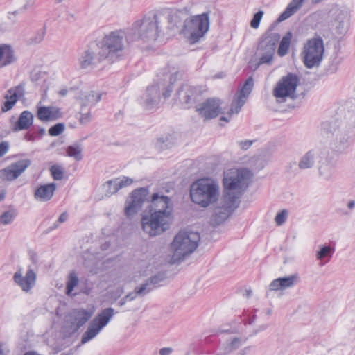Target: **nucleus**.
I'll return each instance as SVG.
<instances>
[{
  "label": "nucleus",
  "instance_id": "4be33fe9",
  "mask_svg": "<svg viewBox=\"0 0 355 355\" xmlns=\"http://www.w3.org/2000/svg\"><path fill=\"white\" fill-rule=\"evenodd\" d=\"M134 180L127 176H121L110 180L102 185V189L105 197H110L116 193L120 189L132 184Z\"/></svg>",
  "mask_w": 355,
  "mask_h": 355
},
{
  "label": "nucleus",
  "instance_id": "5701e85b",
  "mask_svg": "<svg viewBox=\"0 0 355 355\" xmlns=\"http://www.w3.org/2000/svg\"><path fill=\"white\" fill-rule=\"evenodd\" d=\"M159 277L157 276L152 277L146 280L144 284L139 286H137L134 291L129 293L123 297L119 302V306H123L127 302L135 300L137 296H144L149 293L156 284L159 282Z\"/></svg>",
  "mask_w": 355,
  "mask_h": 355
},
{
  "label": "nucleus",
  "instance_id": "39448f33",
  "mask_svg": "<svg viewBox=\"0 0 355 355\" xmlns=\"http://www.w3.org/2000/svg\"><path fill=\"white\" fill-rule=\"evenodd\" d=\"M200 240L197 232L188 230L179 231L170 245V250L173 262L184 260L198 248Z\"/></svg>",
  "mask_w": 355,
  "mask_h": 355
},
{
  "label": "nucleus",
  "instance_id": "6e6d98bb",
  "mask_svg": "<svg viewBox=\"0 0 355 355\" xmlns=\"http://www.w3.org/2000/svg\"><path fill=\"white\" fill-rule=\"evenodd\" d=\"M173 352L171 347H163L159 350L160 355H170Z\"/></svg>",
  "mask_w": 355,
  "mask_h": 355
},
{
  "label": "nucleus",
  "instance_id": "338daca9",
  "mask_svg": "<svg viewBox=\"0 0 355 355\" xmlns=\"http://www.w3.org/2000/svg\"><path fill=\"white\" fill-rule=\"evenodd\" d=\"M27 138L28 140H31V139H33V136H31V135L27 136Z\"/></svg>",
  "mask_w": 355,
  "mask_h": 355
},
{
  "label": "nucleus",
  "instance_id": "58836bf2",
  "mask_svg": "<svg viewBox=\"0 0 355 355\" xmlns=\"http://www.w3.org/2000/svg\"><path fill=\"white\" fill-rule=\"evenodd\" d=\"M101 257V256L99 254L98 252L96 253V254L85 252L83 255L84 265L91 272H93L94 271L98 264V259H99Z\"/></svg>",
  "mask_w": 355,
  "mask_h": 355
},
{
  "label": "nucleus",
  "instance_id": "a211bd4d",
  "mask_svg": "<svg viewBox=\"0 0 355 355\" xmlns=\"http://www.w3.org/2000/svg\"><path fill=\"white\" fill-rule=\"evenodd\" d=\"M223 102L217 98H210L198 103L196 106V111L198 115L207 121L217 117L222 112Z\"/></svg>",
  "mask_w": 355,
  "mask_h": 355
},
{
  "label": "nucleus",
  "instance_id": "a878e982",
  "mask_svg": "<svg viewBox=\"0 0 355 355\" xmlns=\"http://www.w3.org/2000/svg\"><path fill=\"white\" fill-rule=\"evenodd\" d=\"M299 282V276L293 274L288 277H279L272 280L268 286L267 295L270 291H279L292 288Z\"/></svg>",
  "mask_w": 355,
  "mask_h": 355
},
{
  "label": "nucleus",
  "instance_id": "b1692460",
  "mask_svg": "<svg viewBox=\"0 0 355 355\" xmlns=\"http://www.w3.org/2000/svg\"><path fill=\"white\" fill-rule=\"evenodd\" d=\"M247 338L243 336H234L223 344L220 351L223 355H245L249 347H245L239 352H235L245 345Z\"/></svg>",
  "mask_w": 355,
  "mask_h": 355
},
{
  "label": "nucleus",
  "instance_id": "e2e57ef3",
  "mask_svg": "<svg viewBox=\"0 0 355 355\" xmlns=\"http://www.w3.org/2000/svg\"><path fill=\"white\" fill-rule=\"evenodd\" d=\"M0 355H6V353L2 349V345L0 344Z\"/></svg>",
  "mask_w": 355,
  "mask_h": 355
},
{
  "label": "nucleus",
  "instance_id": "4c0bfd02",
  "mask_svg": "<svg viewBox=\"0 0 355 355\" xmlns=\"http://www.w3.org/2000/svg\"><path fill=\"white\" fill-rule=\"evenodd\" d=\"M79 282L78 277L75 272H71L67 277L66 294L69 297H74L76 293H73L76 286H78Z\"/></svg>",
  "mask_w": 355,
  "mask_h": 355
},
{
  "label": "nucleus",
  "instance_id": "5fc2aeb1",
  "mask_svg": "<svg viewBox=\"0 0 355 355\" xmlns=\"http://www.w3.org/2000/svg\"><path fill=\"white\" fill-rule=\"evenodd\" d=\"M124 293V289L123 287H118L114 292V296L115 299L119 298L123 295Z\"/></svg>",
  "mask_w": 355,
  "mask_h": 355
},
{
  "label": "nucleus",
  "instance_id": "864d4df0",
  "mask_svg": "<svg viewBox=\"0 0 355 355\" xmlns=\"http://www.w3.org/2000/svg\"><path fill=\"white\" fill-rule=\"evenodd\" d=\"M9 149V144L7 141L0 143V157H3L7 153Z\"/></svg>",
  "mask_w": 355,
  "mask_h": 355
},
{
  "label": "nucleus",
  "instance_id": "72a5a7b5",
  "mask_svg": "<svg viewBox=\"0 0 355 355\" xmlns=\"http://www.w3.org/2000/svg\"><path fill=\"white\" fill-rule=\"evenodd\" d=\"M101 94L94 92H82L78 97L82 109L94 106L101 100Z\"/></svg>",
  "mask_w": 355,
  "mask_h": 355
},
{
  "label": "nucleus",
  "instance_id": "0e129e2a",
  "mask_svg": "<svg viewBox=\"0 0 355 355\" xmlns=\"http://www.w3.org/2000/svg\"><path fill=\"white\" fill-rule=\"evenodd\" d=\"M109 247V244L108 243H105L102 245V249L103 250H106L107 248Z\"/></svg>",
  "mask_w": 355,
  "mask_h": 355
},
{
  "label": "nucleus",
  "instance_id": "e433bc0d",
  "mask_svg": "<svg viewBox=\"0 0 355 355\" xmlns=\"http://www.w3.org/2000/svg\"><path fill=\"white\" fill-rule=\"evenodd\" d=\"M193 92V86L187 84L182 85L178 90L175 97L176 100L180 103L185 105H189V100L187 94H191Z\"/></svg>",
  "mask_w": 355,
  "mask_h": 355
},
{
  "label": "nucleus",
  "instance_id": "20e7f679",
  "mask_svg": "<svg viewBox=\"0 0 355 355\" xmlns=\"http://www.w3.org/2000/svg\"><path fill=\"white\" fill-rule=\"evenodd\" d=\"M177 75V69L174 67L168 66V69L163 72L164 79L160 82H155L147 87L141 98V103L146 110H150L158 105L161 88L164 98L170 96L172 83L175 80Z\"/></svg>",
  "mask_w": 355,
  "mask_h": 355
},
{
  "label": "nucleus",
  "instance_id": "7c9ffc66",
  "mask_svg": "<svg viewBox=\"0 0 355 355\" xmlns=\"http://www.w3.org/2000/svg\"><path fill=\"white\" fill-rule=\"evenodd\" d=\"M55 189L56 184L55 183L40 185L35 191L34 198L40 202H47L52 198Z\"/></svg>",
  "mask_w": 355,
  "mask_h": 355
},
{
  "label": "nucleus",
  "instance_id": "4468645a",
  "mask_svg": "<svg viewBox=\"0 0 355 355\" xmlns=\"http://www.w3.org/2000/svg\"><path fill=\"white\" fill-rule=\"evenodd\" d=\"M326 133L330 139L331 144L337 150H344L349 146L350 132L344 123L330 125Z\"/></svg>",
  "mask_w": 355,
  "mask_h": 355
},
{
  "label": "nucleus",
  "instance_id": "bb28decb",
  "mask_svg": "<svg viewBox=\"0 0 355 355\" xmlns=\"http://www.w3.org/2000/svg\"><path fill=\"white\" fill-rule=\"evenodd\" d=\"M24 95V87L22 85L10 88L4 96L5 101L1 107L3 112L10 110L17 100Z\"/></svg>",
  "mask_w": 355,
  "mask_h": 355
},
{
  "label": "nucleus",
  "instance_id": "412c9836",
  "mask_svg": "<svg viewBox=\"0 0 355 355\" xmlns=\"http://www.w3.org/2000/svg\"><path fill=\"white\" fill-rule=\"evenodd\" d=\"M31 161L28 159L17 161L0 171L3 180L12 181L20 176L31 165Z\"/></svg>",
  "mask_w": 355,
  "mask_h": 355
},
{
  "label": "nucleus",
  "instance_id": "c85d7f7f",
  "mask_svg": "<svg viewBox=\"0 0 355 355\" xmlns=\"http://www.w3.org/2000/svg\"><path fill=\"white\" fill-rule=\"evenodd\" d=\"M14 117L11 118V128L14 132L28 130L33 123V114L27 110L23 111L18 119L14 121Z\"/></svg>",
  "mask_w": 355,
  "mask_h": 355
},
{
  "label": "nucleus",
  "instance_id": "c9c22d12",
  "mask_svg": "<svg viewBox=\"0 0 355 355\" xmlns=\"http://www.w3.org/2000/svg\"><path fill=\"white\" fill-rule=\"evenodd\" d=\"M15 60V56L12 48L6 44L0 45V67L8 65Z\"/></svg>",
  "mask_w": 355,
  "mask_h": 355
},
{
  "label": "nucleus",
  "instance_id": "6e6552de",
  "mask_svg": "<svg viewBox=\"0 0 355 355\" xmlns=\"http://www.w3.org/2000/svg\"><path fill=\"white\" fill-rule=\"evenodd\" d=\"M172 216L160 211H152L141 218L143 231L150 236L160 235L170 227Z\"/></svg>",
  "mask_w": 355,
  "mask_h": 355
},
{
  "label": "nucleus",
  "instance_id": "ddd939ff",
  "mask_svg": "<svg viewBox=\"0 0 355 355\" xmlns=\"http://www.w3.org/2000/svg\"><path fill=\"white\" fill-rule=\"evenodd\" d=\"M114 315L113 308L104 309L89 324L86 331L81 338V344L84 345L94 338L110 322Z\"/></svg>",
  "mask_w": 355,
  "mask_h": 355
},
{
  "label": "nucleus",
  "instance_id": "a18cd8bd",
  "mask_svg": "<svg viewBox=\"0 0 355 355\" xmlns=\"http://www.w3.org/2000/svg\"><path fill=\"white\" fill-rule=\"evenodd\" d=\"M50 171L51 175L55 180H61L64 178V170L63 168L58 165H53L51 167Z\"/></svg>",
  "mask_w": 355,
  "mask_h": 355
},
{
  "label": "nucleus",
  "instance_id": "052dcab7",
  "mask_svg": "<svg viewBox=\"0 0 355 355\" xmlns=\"http://www.w3.org/2000/svg\"><path fill=\"white\" fill-rule=\"evenodd\" d=\"M68 93V89L67 88H62L59 92L58 94L61 96H65Z\"/></svg>",
  "mask_w": 355,
  "mask_h": 355
},
{
  "label": "nucleus",
  "instance_id": "423d86ee",
  "mask_svg": "<svg viewBox=\"0 0 355 355\" xmlns=\"http://www.w3.org/2000/svg\"><path fill=\"white\" fill-rule=\"evenodd\" d=\"M128 37V31L119 30L108 33L97 42L109 62L112 63L122 56L125 43L131 42Z\"/></svg>",
  "mask_w": 355,
  "mask_h": 355
},
{
  "label": "nucleus",
  "instance_id": "f704fd0d",
  "mask_svg": "<svg viewBox=\"0 0 355 355\" xmlns=\"http://www.w3.org/2000/svg\"><path fill=\"white\" fill-rule=\"evenodd\" d=\"M305 0H292L284 11L279 16L277 21L281 22L295 14L302 6Z\"/></svg>",
  "mask_w": 355,
  "mask_h": 355
},
{
  "label": "nucleus",
  "instance_id": "c756f323",
  "mask_svg": "<svg viewBox=\"0 0 355 355\" xmlns=\"http://www.w3.org/2000/svg\"><path fill=\"white\" fill-rule=\"evenodd\" d=\"M60 116V109L56 107L40 106L37 107V117L42 121H55Z\"/></svg>",
  "mask_w": 355,
  "mask_h": 355
},
{
  "label": "nucleus",
  "instance_id": "aec40b11",
  "mask_svg": "<svg viewBox=\"0 0 355 355\" xmlns=\"http://www.w3.org/2000/svg\"><path fill=\"white\" fill-rule=\"evenodd\" d=\"M36 279V273L30 266L24 275L23 269L20 268L13 276L15 283L26 293L29 292L35 286Z\"/></svg>",
  "mask_w": 355,
  "mask_h": 355
},
{
  "label": "nucleus",
  "instance_id": "774afa93",
  "mask_svg": "<svg viewBox=\"0 0 355 355\" xmlns=\"http://www.w3.org/2000/svg\"><path fill=\"white\" fill-rule=\"evenodd\" d=\"M250 292H249V291H248V292H247V295H248V297H249V296H250Z\"/></svg>",
  "mask_w": 355,
  "mask_h": 355
},
{
  "label": "nucleus",
  "instance_id": "c03bdc74",
  "mask_svg": "<svg viewBox=\"0 0 355 355\" xmlns=\"http://www.w3.org/2000/svg\"><path fill=\"white\" fill-rule=\"evenodd\" d=\"M173 144V140L172 136L170 135H164L159 137L157 140L156 146L164 150L168 148Z\"/></svg>",
  "mask_w": 355,
  "mask_h": 355
},
{
  "label": "nucleus",
  "instance_id": "de8ad7c7",
  "mask_svg": "<svg viewBox=\"0 0 355 355\" xmlns=\"http://www.w3.org/2000/svg\"><path fill=\"white\" fill-rule=\"evenodd\" d=\"M264 15V12L263 10H259L257 12H256L251 21H250V26L252 28L257 29L259 28L260 21Z\"/></svg>",
  "mask_w": 355,
  "mask_h": 355
},
{
  "label": "nucleus",
  "instance_id": "4d7b16f0",
  "mask_svg": "<svg viewBox=\"0 0 355 355\" xmlns=\"http://www.w3.org/2000/svg\"><path fill=\"white\" fill-rule=\"evenodd\" d=\"M68 218V214L67 212L62 213L58 218L57 223H64Z\"/></svg>",
  "mask_w": 355,
  "mask_h": 355
},
{
  "label": "nucleus",
  "instance_id": "69168bd1",
  "mask_svg": "<svg viewBox=\"0 0 355 355\" xmlns=\"http://www.w3.org/2000/svg\"><path fill=\"white\" fill-rule=\"evenodd\" d=\"M40 133L41 135L44 134V133H45V129H44V128L40 129Z\"/></svg>",
  "mask_w": 355,
  "mask_h": 355
},
{
  "label": "nucleus",
  "instance_id": "2eb2a0df",
  "mask_svg": "<svg viewBox=\"0 0 355 355\" xmlns=\"http://www.w3.org/2000/svg\"><path fill=\"white\" fill-rule=\"evenodd\" d=\"M149 191L147 188L141 187L134 189L127 198L124 211L128 218L135 216L142 208L144 203L148 200Z\"/></svg>",
  "mask_w": 355,
  "mask_h": 355
},
{
  "label": "nucleus",
  "instance_id": "603ef678",
  "mask_svg": "<svg viewBox=\"0 0 355 355\" xmlns=\"http://www.w3.org/2000/svg\"><path fill=\"white\" fill-rule=\"evenodd\" d=\"M198 95V91L197 88L195 87H193V92L191 94H187V96H188V100H189V105H187L188 107H189L192 104L194 103Z\"/></svg>",
  "mask_w": 355,
  "mask_h": 355
},
{
  "label": "nucleus",
  "instance_id": "cd10ccee",
  "mask_svg": "<svg viewBox=\"0 0 355 355\" xmlns=\"http://www.w3.org/2000/svg\"><path fill=\"white\" fill-rule=\"evenodd\" d=\"M335 162L327 156L320 157L318 161L319 176L325 180H330L335 173Z\"/></svg>",
  "mask_w": 355,
  "mask_h": 355
},
{
  "label": "nucleus",
  "instance_id": "bf43d9fd",
  "mask_svg": "<svg viewBox=\"0 0 355 355\" xmlns=\"http://www.w3.org/2000/svg\"><path fill=\"white\" fill-rule=\"evenodd\" d=\"M346 205L349 210H353L355 208V200H348Z\"/></svg>",
  "mask_w": 355,
  "mask_h": 355
},
{
  "label": "nucleus",
  "instance_id": "79ce46f5",
  "mask_svg": "<svg viewBox=\"0 0 355 355\" xmlns=\"http://www.w3.org/2000/svg\"><path fill=\"white\" fill-rule=\"evenodd\" d=\"M83 148L80 144H74L72 146H69L67 148V154L68 156L71 157H73L77 161L81 160L83 159L82 155Z\"/></svg>",
  "mask_w": 355,
  "mask_h": 355
},
{
  "label": "nucleus",
  "instance_id": "393cba45",
  "mask_svg": "<svg viewBox=\"0 0 355 355\" xmlns=\"http://www.w3.org/2000/svg\"><path fill=\"white\" fill-rule=\"evenodd\" d=\"M150 212L160 211L172 216L173 206L170 198L159 193H153L150 200Z\"/></svg>",
  "mask_w": 355,
  "mask_h": 355
},
{
  "label": "nucleus",
  "instance_id": "13d9d810",
  "mask_svg": "<svg viewBox=\"0 0 355 355\" xmlns=\"http://www.w3.org/2000/svg\"><path fill=\"white\" fill-rule=\"evenodd\" d=\"M26 3L22 6V9L26 10L34 5V0H25Z\"/></svg>",
  "mask_w": 355,
  "mask_h": 355
},
{
  "label": "nucleus",
  "instance_id": "2f4dec72",
  "mask_svg": "<svg viewBox=\"0 0 355 355\" xmlns=\"http://www.w3.org/2000/svg\"><path fill=\"white\" fill-rule=\"evenodd\" d=\"M321 153L317 150H310L304 154L298 162V168L301 170L311 168L316 159H320Z\"/></svg>",
  "mask_w": 355,
  "mask_h": 355
},
{
  "label": "nucleus",
  "instance_id": "8fccbe9b",
  "mask_svg": "<svg viewBox=\"0 0 355 355\" xmlns=\"http://www.w3.org/2000/svg\"><path fill=\"white\" fill-rule=\"evenodd\" d=\"M64 130V125L62 123H57L49 130V134L51 136L60 135Z\"/></svg>",
  "mask_w": 355,
  "mask_h": 355
},
{
  "label": "nucleus",
  "instance_id": "09e8293b",
  "mask_svg": "<svg viewBox=\"0 0 355 355\" xmlns=\"http://www.w3.org/2000/svg\"><path fill=\"white\" fill-rule=\"evenodd\" d=\"M288 212L286 209H283L278 212L275 218V222L277 225H283L288 217Z\"/></svg>",
  "mask_w": 355,
  "mask_h": 355
},
{
  "label": "nucleus",
  "instance_id": "f8f14e48",
  "mask_svg": "<svg viewBox=\"0 0 355 355\" xmlns=\"http://www.w3.org/2000/svg\"><path fill=\"white\" fill-rule=\"evenodd\" d=\"M329 28L333 35L341 37L345 35L349 26V12L347 8L335 6L329 11Z\"/></svg>",
  "mask_w": 355,
  "mask_h": 355
},
{
  "label": "nucleus",
  "instance_id": "49530a36",
  "mask_svg": "<svg viewBox=\"0 0 355 355\" xmlns=\"http://www.w3.org/2000/svg\"><path fill=\"white\" fill-rule=\"evenodd\" d=\"M80 116L78 119V121L81 125H87L92 120V115L89 110H85V109L81 108V111L80 113Z\"/></svg>",
  "mask_w": 355,
  "mask_h": 355
},
{
  "label": "nucleus",
  "instance_id": "dca6fc26",
  "mask_svg": "<svg viewBox=\"0 0 355 355\" xmlns=\"http://www.w3.org/2000/svg\"><path fill=\"white\" fill-rule=\"evenodd\" d=\"M253 87L254 80L252 77H249L235 95L232 101L231 107L227 113V116H221L220 119V121L228 122L233 114H238L239 112L241 107L245 103Z\"/></svg>",
  "mask_w": 355,
  "mask_h": 355
},
{
  "label": "nucleus",
  "instance_id": "9b49d317",
  "mask_svg": "<svg viewBox=\"0 0 355 355\" xmlns=\"http://www.w3.org/2000/svg\"><path fill=\"white\" fill-rule=\"evenodd\" d=\"M300 79L297 75L288 73L277 83L273 89V95L280 103L285 102L288 98L296 97V89Z\"/></svg>",
  "mask_w": 355,
  "mask_h": 355
},
{
  "label": "nucleus",
  "instance_id": "a19ab883",
  "mask_svg": "<svg viewBox=\"0 0 355 355\" xmlns=\"http://www.w3.org/2000/svg\"><path fill=\"white\" fill-rule=\"evenodd\" d=\"M320 250L315 252V257L318 260L322 261L325 259L328 260L332 257L334 249L329 245L320 246Z\"/></svg>",
  "mask_w": 355,
  "mask_h": 355
},
{
  "label": "nucleus",
  "instance_id": "f03ea898",
  "mask_svg": "<svg viewBox=\"0 0 355 355\" xmlns=\"http://www.w3.org/2000/svg\"><path fill=\"white\" fill-rule=\"evenodd\" d=\"M191 201L202 208L213 207L212 220L217 225L222 223L214 216L216 207L220 200V187L218 182L211 178H202L195 181L190 188Z\"/></svg>",
  "mask_w": 355,
  "mask_h": 355
},
{
  "label": "nucleus",
  "instance_id": "ea45409f",
  "mask_svg": "<svg viewBox=\"0 0 355 355\" xmlns=\"http://www.w3.org/2000/svg\"><path fill=\"white\" fill-rule=\"evenodd\" d=\"M293 35L291 32H288L286 34L282 37L279 48L277 49V54L282 57L286 55L289 50L291 42L292 39Z\"/></svg>",
  "mask_w": 355,
  "mask_h": 355
},
{
  "label": "nucleus",
  "instance_id": "7ed1b4c3",
  "mask_svg": "<svg viewBox=\"0 0 355 355\" xmlns=\"http://www.w3.org/2000/svg\"><path fill=\"white\" fill-rule=\"evenodd\" d=\"M164 17L156 13H149L134 22L128 30V39L131 42L141 41L153 43L162 33Z\"/></svg>",
  "mask_w": 355,
  "mask_h": 355
},
{
  "label": "nucleus",
  "instance_id": "6ab92c4d",
  "mask_svg": "<svg viewBox=\"0 0 355 355\" xmlns=\"http://www.w3.org/2000/svg\"><path fill=\"white\" fill-rule=\"evenodd\" d=\"M92 315L93 311L83 309H73L66 316L64 328L70 333H74L84 325Z\"/></svg>",
  "mask_w": 355,
  "mask_h": 355
},
{
  "label": "nucleus",
  "instance_id": "0eeeda50",
  "mask_svg": "<svg viewBox=\"0 0 355 355\" xmlns=\"http://www.w3.org/2000/svg\"><path fill=\"white\" fill-rule=\"evenodd\" d=\"M209 28L207 13L197 15L186 19L180 33L191 43L199 41Z\"/></svg>",
  "mask_w": 355,
  "mask_h": 355
},
{
  "label": "nucleus",
  "instance_id": "1a4fd4ad",
  "mask_svg": "<svg viewBox=\"0 0 355 355\" xmlns=\"http://www.w3.org/2000/svg\"><path fill=\"white\" fill-rule=\"evenodd\" d=\"M324 52L323 39L315 34L304 44L302 55L304 65L309 69L318 67L323 59Z\"/></svg>",
  "mask_w": 355,
  "mask_h": 355
},
{
  "label": "nucleus",
  "instance_id": "680f3d73",
  "mask_svg": "<svg viewBox=\"0 0 355 355\" xmlns=\"http://www.w3.org/2000/svg\"><path fill=\"white\" fill-rule=\"evenodd\" d=\"M60 223H57V221L55 223H53V225L50 227V230H55L56 228H58L59 227Z\"/></svg>",
  "mask_w": 355,
  "mask_h": 355
},
{
  "label": "nucleus",
  "instance_id": "f3484780",
  "mask_svg": "<svg viewBox=\"0 0 355 355\" xmlns=\"http://www.w3.org/2000/svg\"><path fill=\"white\" fill-rule=\"evenodd\" d=\"M103 60L107 58L97 42L91 44L79 58L83 69L93 68Z\"/></svg>",
  "mask_w": 355,
  "mask_h": 355
},
{
  "label": "nucleus",
  "instance_id": "473e14b6",
  "mask_svg": "<svg viewBox=\"0 0 355 355\" xmlns=\"http://www.w3.org/2000/svg\"><path fill=\"white\" fill-rule=\"evenodd\" d=\"M241 162L249 167L248 169L252 174L254 172L263 169L267 163L266 159L261 156L245 157L242 158Z\"/></svg>",
  "mask_w": 355,
  "mask_h": 355
},
{
  "label": "nucleus",
  "instance_id": "3c124183",
  "mask_svg": "<svg viewBox=\"0 0 355 355\" xmlns=\"http://www.w3.org/2000/svg\"><path fill=\"white\" fill-rule=\"evenodd\" d=\"M254 140L241 139L236 141L239 148L242 150H248L253 144Z\"/></svg>",
  "mask_w": 355,
  "mask_h": 355
},
{
  "label": "nucleus",
  "instance_id": "37998d69",
  "mask_svg": "<svg viewBox=\"0 0 355 355\" xmlns=\"http://www.w3.org/2000/svg\"><path fill=\"white\" fill-rule=\"evenodd\" d=\"M17 214V212L14 209L6 211L0 215V223L3 225H8L13 221Z\"/></svg>",
  "mask_w": 355,
  "mask_h": 355
},
{
  "label": "nucleus",
  "instance_id": "9d476101",
  "mask_svg": "<svg viewBox=\"0 0 355 355\" xmlns=\"http://www.w3.org/2000/svg\"><path fill=\"white\" fill-rule=\"evenodd\" d=\"M279 39L280 35L276 33H266L263 35L256 51V55L259 58V65L272 64Z\"/></svg>",
  "mask_w": 355,
  "mask_h": 355
},
{
  "label": "nucleus",
  "instance_id": "f257e3e1",
  "mask_svg": "<svg viewBox=\"0 0 355 355\" xmlns=\"http://www.w3.org/2000/svg\"><path fill=\"white\" fill-rule=\"evenodd\" d=\"M252 173L247 168L229 169L224 173L223 196L216 207L214 216L224 222L238 207L237 200L248 187Z\"/></svg>",
  "mask_w": 355,
  "mask_h": 355
}]
</instances>
